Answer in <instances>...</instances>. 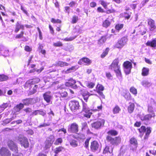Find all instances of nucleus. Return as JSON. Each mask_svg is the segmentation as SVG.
Masks as SVG:
<instances>
[{"label": "nucleus", "instance_id": "nucleus-11", "mask_svg": "<svg viewBox=\"0 0 156 156\" xmlns=\"http://www.w3.org/2000/svg\"><path fill=\"white\" fill-rule=\"evenodd\" d=\"M123 66L126 74H129L132 67L131 63L129 61H126L124 62Z\"/></svg>", "mask_w": 156, "mask_h": 156}, {"label": "nucleus", "instance_id": "nucleus-37", "mask_svg": "<svg viewBox=\"0 0 156 156\" xmlns=\"http://www.w3.org/2000/svg\"><path fill=\"white\" fill-rule=\"evenodd\" d=\"M121 111V109L118 105H116L113 109V112L114 114H116L119 113Z\"/></svg>", "mask_w": 156, "mask_h": 156}, {"label": "nucleus", "instance_id": "nucleus-22", "mask_svg": "<svg viewBox=\"0 0 156 156\" xmlns=\"http://www.w3.org/2000/svg\"><path fill=\"white\" fill-rule=\"evenodd\" d=\"M24 34V32L23 31H21L19 34H17L15 36V38L16 39H20L21 38H23V41H28V38L25 37H24L23 36Z\"/></svg>", "mask_w": 156, "mask_h": 156}, {"label": "nucleus", "instance_id": "nucleus-32", "mask_svg": "<svg viewBox=\"0 0 156 156\" xmlns=\"http://www.w3.org/2000/svg\"><path fill=\"white\" fill-rule=\"evenodd\" d=\"M76 83V81L73 78H70L66 82V85L68 87L72 86Z\"/></svg>", "mask_w": 156, "mask_h": 156}, {"label": "nucleus", "instance_id": "nucleus-55", "mask_svg": "<svg viewBox=\"0 0 156 156\" xmlns=\"http://www.w3.org/2000/svg\"><path fill=\"white\" fill-rule=\"evenodd\" d=\"M92 113L90 112L85 113L83 114V116L87 118H90L92 115Z\"/></svg>", "mask_w": 156, "mask_h": 156}, {"label": "nucleus", "instance_id": "nucleus-18", "mask_svg": "<svg viewBox=\"0 0 156 156\" xmlns=\"http://www.w3.org/2000/svg\"><path fill=\"white\" fill-rule=\"evenodd\" d=\"M1 156H11V154L9 150L6 148L2 147L0 149Z\"/></svg>", "mask_w": 156, "mask_h": 156}, {"label": "nucleus", "instance_id": "nucleus-63", "mask_svg": "<svg viewBox=\"0 0 156 156\" xmlns=\"http://www.w3.org/2000/svg\"><path fill=\"white\" fill-rule=\"evenodd\" d=\"M38 114L42 115V116H44L46 115L45 111H44L42 110H38Z\"/></svg>", "mask_w": 156, "mask_h": 156}, {"label": "nucleus", "instance_id": "nucleus-28", "mask_svg": "<svg viewBox=\"0 0 156 156\" xmlns=\"http://www.w3.org/2000/svg\"><path fill=\"white\" fill-rule=\"evenodd\" d=\"M111 23V22L108 20V18H107L103 22L102 26L103 27L107 28L110 25Z\"/></svg>", "mask_w": 156, "mask_h": 156}, {"label": "nucleus", "instance_id": "nucleus-44", "mask_svg": "<svg viewBox=\"0 0 156 156\" xmlns=\"http://www.w3.org/2000/svg\"><path fill=\"white\" fill-rule=\"evenodd\" d=\"M62 141V138H59L56 140L54 143V144L55 145H58L59 144H61Z\"/></svg>", "mask_w": 156, "mask_h": 156}, {"label": "nucleus", "instance_id": "nucleus-9", "mask_svg": "<svg viewBox=\"0 0 156 156\" xmlns=\"http://www.w3.org/2000/svg\"><path fill=\"white\" fill-rule=\"evenodd\" d=\"M128 40L127 38L126 37H122L118 40L115 47L118 48H122L126 43Z\"/></svg>", "mask_w": 156, "mask_h": 156}, {"label": "nucleus", "instance_id": "nucleus-40", "mask_svg": "<svg viewBox=\"0 0 156 156\" xmlns=\"http://www.w3.org/2000/svg\"><path fill=\"white\" fill-rule=\"evenodd\" d=\"M38 88V86L37 85H35L33 87L32 90L31 89L30 91V94H33L35 93L37 91V89Z\"/></svg>", "mask_w": 156, "mask_h": 156}, {"label": "nucleus", "instance_id": "nucleus-64", "mask_svg": "<svg viewBox=\"0 0 156 156\" xmlns=\"http://www.w3.org/2000/svg\"><path fill=\"white\" fill-rule=\"evenodd\" d=\"M23 111L26 113H30L31 112V109L29 107H27L23 109Z\"/></svg>", "mask_w": 156, "mask_h": 156}, {"label": "nucleus", "instance_id": "nucleus-41", "mask_svg": "<svg viewBox=\"0 0 156 156\" xmlns=\"http://www.w3.org/2000/svg\"><path fill=\"white\" fill-rule=\"evenodd\" d=\"M64 147L62 146H59L56 148L55 150L54 151V152L56 154H57L59 152L62 151L63 150H64Z\"/></svg>", "mask_w": 156, "mask_h": 156}, {"label": "nucleus", "instance_id": "nucleus-38", "mask_svg": "<svg viewBox=\"0 0 156 156\" xmlns=\"http://www.w3.org/2000/svg\"><path fill=\"white\" fill-rule=\"evenodd\" d=\"M9 77L7 76L4 74L0 75V82H2L7 80Z\"/></svg>", "mask_w": 156, "mask_h": 156}, {"label": "nucleus", "instance_id": "nucleus-54", "mask_svg": "<svg viewBox=\"0 0 156 156\" xmlns=\"http://www.w3.org/2000/svg\"><path fill=\"white\" fill-rule=\"evenodd\" d=\"M76 70L75 67L73 66L67 69L66 71V73H68L71 72V70Z\"/></svg>", "mask_w": 156, "mask_h": 156}, {"label": "nucleus", "instance_id": "nucleus-60", "mask_svg": "<svg viewBox=\"0 0 156 156\" xmlns=\"http://www.w3.org/2000/svg\"><path fill=\"white\" fill-rule=\"evenodd\" d=\"M81 94L82 96H86L90 95V93L86 90H83L82 91Z\"/></svg>", "mask_w": 156, "mask_h": 156}, {"label": "nucleus", "instance_id": "nucleus-17", "mask_svg": "<svg viewBox=\"0 0 156 156\" xmlns=\"http://www.w3.org/2000/svg\"><path fill=\"white\" fill-rule=\"evenodd\" d=\"M92 63V61L87 57H83L79 60L78 62V64L81 65L85 63L87 65H90Z\"/></svg>", "mask_w": 156, "mask_h": 156}, {"label": "nucleus", "instance_id": "nucleus-61", "mask_svg": "<svg viewBox=\"0 0 156 156\" xmlns=\"http://www.w3.org/2000/svg\"><path fill=\"white\" fill-rule=\"evenodd\" d=\"M97 11L99 13H104L105 11L101 7H98L97 8Z\"/></svg>", "mask_w": 156, "mask_h": 156}, {"label": "nucleus", "instance_id": "nucleus-56", "mask_svg": "<svg viewBox=\"0 0 156 156\" xmlns=\"http://www.w3.org/2000/svg\"><path fill=\"white\" fill-rule=\"evenodd\" d=\"M90 139V138H87L84 142L85 147L86 148L88 147L89 142Z\"/></svg>", "mask_w": 156, "mask_h": 156}, {"label": "nucleus", "instance_id": "nucleus-12", "mask_svg": "<svg viewBox=\"0 0 156 156\" xmlns=\"http://www.w3.org/2000/svg\"><path fill=\"white\" fill-rule=\"evenodd\" d=\"M105 120L103 119H100L96 122H95L91 124L92 127L98 129L100 128L102 126L104 125Z\"/></svg>", "mask_w": 156, "mask_h": 156}, {"label": "nucleus", "instance_id": "nucleus-30", "mask_svg": "<svg viewBox=\"0 0 156 156\" xmlns=\"http://www.w3.org/2000/svg\"><path fill=\"white\" fill-rule=\"evenodd\" d=\"M69 65V64L66 62L62 61L57 62L55 63V66H58L63 67L65 66H67Z\"/></svg>", "mask_w": 156, "mask_h": 156}, {"label": "nucleus", "instance_id": "nucleus-25", "mask_svg": "<svg viewBox=\"0 0 156 156\" xmlns=\"http://www.w3.org/2000/svg\"><path fill=\"white\" fill-rule=\"evenodd\" d=\"M147 46L152 48L156 47V39H153L151 41H148L146 43Z\"/></svg>", "mask_w": 156, "mask_h": 156}, {"label": "nucleus", "instance_id": "nucleus-4", "mask_svg": "<svg viewBox=\"0 0 156 156\" xmlns=\"http://www.w3.org/2000/svg\"><path fill=\"white\" fill-rule=\"evenodd\" d=\"M40 80L39 78H34L27 81L23 85L24 88L26 90H28L30 92L32 86L35 84L38 83Z\"/></svg>", "mask_w": 156, "mask_h": 156}, {"label": "nucleus", "instance_id": "nucleus-8", "mask_svg": "<svg viewBox=\"0 0 156 156\" xmlns=\"http://www.w3.org/2000/svg\"><path fill=\"white\" fill-rule=\"evenodd\" d=\"M55 140L54 136L50 135L48 137L44 142V149L45 150L49 149L52 145Z\"/></svg>", "mask_w": 156, "mask_h": 156}, {"label": "nucleus", "instance_id": "nucleus-49", "mask_svg": "<svg viewBox=\"0 0 156 156\" xmlns=\"http://www.w3.org/2000/svg\"><path fill=\"white\" fill-rule=\"evenodd\" d=\"M101 4L105 9L107 8L108 4L107 3L103 0H101L100 1Z\"/></svg>", "mask_w": 156, "mask_h": 156}, {"label": "nucleus", "instance_id": "nucleus-33", "mask_svg": "<svg viewBox=\"0 0 156 156\" xmlns=\"http://www.w3.org/2000/svg\"><path fill=\"white\" fill-rule=\"evenodd\" d=\"M110 49L108 47L106 48L105 50L103 51L102 53L100 55L101 57L104 58L108 53Z\"/></svg>", "mask_w": 156, "mask_h": 156}, {"label": "nucleus", "instance_id": "nucleus-7", "mask_svg": "<svg viewBox=\"0 0 156 156\" xmlns=\"http://www.w3.org/2000/svg\"><path fill=\"white\" fill-rule=\"evenodd\" d=\"M68 131L69 133H77L79 131L78 125L76 122L71 123L69 126Z\"/></svg>", "mask_w": 156, "mask_h": 156}, {"label": "nucleus", "instance_id": "nucleus-34", "mask_svg": "<svg viewBox=\"0 0 156 156\" xmlns=\"http://www.w3.org/2000/svg\"><path fill=\"white\" fill-rule=\"evenodd\" d=\"M43 46L40 44H39V46L38 47V50L39 52L41 53L42 54L45 55L46 54V51L45 50L43 49Z\"/></svg>", "mask_w": 156, "mask_h": 156}, {"label": "nucleus", "instance_id": "nucleus-51", "mask_svg": "<svg viewBox=\"0 0 156 156\" xmlns=\"http://www.w3.org/2000/svg\"><path fill=\"white\" fill-rule=\"evenodd\" d=\"M116 12L115 10L114 9H108L106 10L105 12L107 14H111L112 13H115Z\"/></svg>", "mask_w": 156, "mask_h": 156}, {"label": "nucleus", "instance_id": "nucleus-27", "mask_svg": "<svg viewBox=\"0 0 156 156\" xmlns=\"http://www.w3.org/2000/svg\"><path fill=\"white\" fill-rule=\"evenodd\" d=\"M129 105L128 106L127 108L128 112L129 113H132L133 112L135 107V104L132 102H129Z\"/></svg>", "mask_w": 156, "mask_h": 156}, {"label": "nucleus", "instance_id": "nucleus-50", "mask_svg": "<svg viewBox=\"0 0 156 156\" xmlns=\"http://www.w3.org/2000/svg\"><path fill=\"white\" fill-rule=\"evenodd\" d=\"M109 147L108 146H105V147L104 149L103 153L104 154H106L108 152H109L110 153H111L112 152V150L111 151H109Z\"/></svg>", "mask_w": 156, "mask_h": 156}, {"label": "nucleus", "instance_id": "nucleus-43", "mask_svg": "<svg viewBox=\"0 0 156 156\" xmlns=\"http://www.w3.org/2000/svg\"><path fill=\"white\" fill-rule=\"evenodd\" d=\"M51 21L53 23H62L61 20L59 19H55L54 18H52L51 20Z\"/></svg>", "mask_w": 156, "mask_h": 156}, {"label": "nucleus", "instance_id": "nucleus-21", "mask_svg": "<svg viewBox=\"0 0 156 156\" xmlns=\"http://www.w3.org/2000/svg\"><path fill=\"white\" fill-rule=\"evenodd\" d=\"M51 91H48L43 94V97L44 100L48 103H49L51 101L52 96L51 95Z\"/></svg>", "mask_w": 156, "mask_h": 156}, {"label": "nucleus", "instance_id": "nucleus-15", "mask_svg": "<svg viewBox=\"0 0 156 156\" xmlns=\"http://www.w3.org/2000/svg\"><path fill=\"white\" fill-rule=\"evenodd\" d=\"M7 145L9 148L12 151L17 152L18 148L16 144L12 140H9L7 142Z\"/></svg>", "mask_w": 156, "mask_h": 156}, {"label": "nucleus", "instance_id": "nucleus-36", "mask_svg": "<svg viewBox=\"0 0 156 156\" xmlns=\"http://www.w3.org/2000/svg\"><path fill=\"white\" fill-rule=\"evenodd\" d=\"M124 24L122 23H118L115 26V29L119 31L121 30L123 27Z\"/></svg>", "mask_w": 156, "mask_h": 156}, {"label": "nucleus", "instance_id": "nucleus-23", "mask_svg": "<svg viewBox=\"0 0 156 156\" xmlns=\"http://www.w3.org/2000/svg\"><path fill=\"white\" fill-rule=\"evenodd\" d=\"M154 115L152 116L151 114H147L146 115H142L140 116L141 120L142 121H149L153 116H154Z\"/></svg>", "mask_w": 156, "mask_h": 156}, {"label": "nucleus", "instance_id": "nucleus-24", "mask_svg": "<svg viewBox=\"0 0 156 156\" xmlns=\"http://www.w3.org/2000/svg\"><path fill=\"white\" fill-rule=\"evenodd\" d=\"M33 98H28L23 99L22 100L23 102V106H28L32 103Z\"/></svg>", "mask_w": 156, "mask_h": 156}, {"label": "nucleus", "instance_id": "nucleus-26", "mask_svg": "<svg viewBox=\"0 0 156 156\" xmlns=\"http://www.w3.org/2000/svg\"><path fill=\"white\" fill-rule=\"evenodd\" d=\"M149 69L146 67H143L141 70V75L144 76H148L149 74Z\"/></svg>", "mask_w": 156, "mask_h": 156}, {"label": "nucleus", "instance_id": "nucleus-2", "mask_svg": "<svg viewBox=\"0 0 156 156\" xmlns=\"http://www.w3.org/2000/svg\"><path fill=\"white\" fill-rule=\"evenodd\" d=\"M119 60L118 58L115 59L109 66V68L113 70L117 77H122V75L120 65H119Z\"/></svg>", "mask_w": 156, "mask_h": 156}, {"label": "nucleus", "instance_id": "nucleus-39", "mask_svg": "<svg viewBox=\"0 0 156 156\" xmlns=\"http://www.w3.org/2000/svg\"><path fill=\"white\" fill-rule=\"evenodd\" d=\"M78 17L77 16L74 15L72 17L71 23L72 24L78 22Z\"/></svg>", "mask_w": 156, "mask_h": 156}, {"label": "nucleus", "instance_id": "nucleus-1", "mask_svg": "<svg viewBox=\"0 0 156 156\" xmlns=\"http://www.w3.org/2000/svg\"><path fill=\"white\" fill-rule=\"evenodd\" d=\"M108 135L106 139L107 141L112 145L117 146L121 143V139L119 136L112 137L111 136H115L118 134V132L114 129H110L107 132Z\"/></svg>", "mask_w": 156, "mask_h": 156}, {"label": "nucleus", "instance_id": "nucleus-62", "mask_svg": "<svg viewBox=\"0 0 156 156\" xmlns=\"http://www.w3.org/2000/svg\"><path fill=\"white\" fill-rule=\"evenodd\" d=\"M106 76L108 79H112V76L110 72H107L106 73Z\"/></svg>", "mask_w": 156, "mask_h": 156}, {"label": "nucleus", "instance_id": "nucleus-3", "mask_svg": "<svg viewBox=\"0 0 156 156\" xmlns=\"http://www.w3.org/2000/svg\"><path fill=\"white\" fill-rule=\"evenodd\" d=\"M140 133V136L142 137L144 133L146 132L145 135L144 136V139L145 140H147L151 132V128L150 127H146L144 126H141L140 128L138 129Z\"/></svg>", "mask_w": 156, "mask_h": 156}, {"label": "nucleus", "instance_id": "nucleus-19", "mask_svg": "<svg viewBox=\"0 0 156 156\" xmlns=\"http://www.w3.org/2000/svg\"><path fill=\"white\" fill-rule=\"evenodd\" d=\"M99 147V144L97 141L94 140L91 142L90 148L92 151L94 152L97 151Z\"/></svg>", "mask_w": 156, "mask_h": 156}, {"label": "nucleus", "instance_id": "nucleus-20", "mask_svg": "<svg viewBox=\"0 0 156 156\" xmlns=\"http://www.w3.org/2000/svg\"><path fill=\"white\" fill-rule=\"evenodd\" d=\"M24 26L23 25L21 24L18 22H17L15 25L14 29V32L15 34H16L20 30H24Z\"/></svg>", "mask_w": 156, "mask_h": 156}, {"label": "nucleus", "instance_id": "nucleus-16", "mask_svg": "<svg viewBox=\"0 0 156 156\" xmlns=\"http://www.w3.org/2000/svg\"><path fill=\"white\" fill-rule=\"evenodd\" d=\"M147 24L149 26L150 31H152L156 29V26L155 25L154 21L151 18L147 19Z\"/></svg>", "mask_w": 156, "mask_h": 156}, {"label": "nucleus", "instance_id": "nucleus-45", "mask_svg": "<svg viewBox=\"0 0 156 156\" xmlns=\"http://www.w3.org/2000/svg\"><path fill=\"white\" fill-rule=\"evenodd\" d=\"M53 45L55 47H61L63 45V44L60 41H58L53 43Z\"/></svg>", "mask_w": 156, "mask_h": 156}, {"label": "nucleus", "instance_id": "nucleus-31", "mask_svg": "<svg viewBox=\"0 0 156 156\" xmlns=\"http://www.w3.org/2000/svg\"><path fill=\"white\" fill-rule=\"evenodd\" d=\"M24 106L21 103H20L19 104H17L14 108V109L16 111V112H20Z\"/></svg>", "mask_w": 156, "mask_h": 156}, {"label": "nucleus", "instance_id": "nucleus-5", "mask_svg": "<svg viewBox=\"0 0 156 156\" xmlns=\"http://www.w3.org/2000/svg\"><path fill=\"white\" fill-rule=\"evenodd\" d=\"M18 140L21 146L25 148L29 147V143L27 138L21 135L18 137Z\"/></svg>", "mask_w": 156, "mask_h": 156}, {"label": "nucleus", "instance_id": "nucleus-10", "mask_svg": "<svg viewBox=\"0 0 156 156\" xmlns=\"http://www.w3.org/2000/svg\"><path fill=\"white\" fill-rule=\"evenodd\" d=\"M104 89V87L102 85L99 83H98L96 87V91L98 94L100 98L102 99L105 98V96L103 92Z\"/></svg>", "mask_w": 156, "mask_h": 156}, {"label": "nucleus", "instance_id": "nucleus-13", "mask_svg": "<svg viewBox=\"0 0 156 156\" xmlns=\"http://www.w3.org/2000/svg\"><path fill=\"white\" fill-rule=\"evenodd\" d=\"M129 142L131 146L130 149L133 151L136 150L138 146V142L136 138L134 136L132 137L129 139Z\"/></svg>", "mask_w": 156, "mask_h": 156}, {"label": "nucleus", "instance_id": "nucleus-48", "mask_svg": "<svg viewBox=\"0 0 156 156\" xmlns=\"http://www.w3.org/2000/svg\"><path fill=\"white\" fill-rule=\"evenodd\" d=\"M149 152L150 154L155 156L156 155V147H152L151 149L149 150Z\"/></svg>", "mask_w": 156, "mask_h": 156}, {"label": "nucleus", "instance_id": "nucleus-35", "mask_svg": "<svg viewBox=\"0 0 156 156\" xmlns=\"http://www.w3.org/2000/svg\"><path fill=\"white\" fill-rule=\"evenodd\" d=\"M70 144L73 147H76L78 146L77 141L74 139H70L69 140Z\"/></svg>", "mask_w": 156, "mask_h": 156}, {"label": "nucleus", "instance_id": "nucleus-57", "mask_svg": "<svg viewBox=\"0 0 156 156\" xmlns=\"http://www.w3.org/2000/svg\"><path fill=\"white\" fill-rule=\"evenodd\" d=\"M8 104L7 103H4L0 105V107L2 109H5L8 106Z\"/></svg>", "mask_w": 156, "mask_h": 156}, {"label": "nucleus", "instance_id": "nucleus-42", "mask_svg": "<svg viewBox=\"0 0 156 156\" xmlns=\"http://www.w3.org/2000/svg\"><path fill=\"white\" fill-rule=\"evenodd\" d=\"M129 91L133 94L136 95L137 94V89L134 87H132L129 89Z\"/></svg>", "mask_w": 156, "mask_h": 156}, {"label": "nucleus", "instance_id": "nucleus-29", "mask_svg": "<svg viewBox=\"0 0 156 156\" xmlns=\"http://www.w3.org/2000/svg\"><path fill=\"white\" fill-rule=\"evenodd\" d=\"M107 38L106 36H101V38L98 40V44L101 46L106 41Z\"/></svg>", "mask_w": 156, "mask_h": 156}, {"label": "nucleus", "instance_id": "nucleus-46", "mask_svg": "<svg viewBox=\"0 0 156 156\" xmlns=\"http://www.w3.org/2000/svg\"><path fill=\"white\" fill-rule=\"evenodd\" d=\"M76 37V36H75L74 37H70L69 38L66 37L63 39H62V40L66 41H70L73 40Z\"/></svg>", "mask_w": 156, "mask_h": 156}, {"label": "nucleus", "instance_id": "nucleus-53", "mask_svg": "<svg viewBox=\"0 0 156 156\" xmlns=\"http://www.w3.org/2000/svg\"><path fill=\"white\" fill-rule=\"evenodd\" d=\"M24 49L26 51L29 52H30L32 51V48L28 45L25 46Z\"/></svg>", "mask_w": 156, "mask_h": 156}, {"label": "nucleus", "instance_id": "nucleus-52", "mask_svg": "<svg viewBox=\"0 0 156 156\" xmlns=\"http://www.w3.org/2000/svg\"><path fill=\"white\" fill-rule=\"evenodd\" d=\"M95 84L94 83L89 82L88 83L87 85V87L89 88H93Z\"/></svg>", "mask_w": 156, "mask_h": 156}, {"label": "nucleus", "instance_id": "nucleus-47", "mask_svg": "<svg viewBox=\"0 0 156 156\" xmlns=\"http://www.w3.org/2000/svg\"><path fill=\"white\" fill-rule=\"evenodd\" d=\"M14 119L13 117L12 118L10 119H5L3 121V125H6L8 123H9L13 119Z\"/></svg>", "mask_w": 156, "mask_h": 156}, {"label": "nucleus", "instance_id": "nucleus-14", "mask_svg": "<svg viewBox=\"0 0 156 156\" xmlns=\"http://www.w3.org/2000/svg\"><path fill=\"white\" fill-rule=\"evenodd\" d=\"M156 108V102L152 98H151L150 103L148 106V111L149 112L152 113L154 110Z\"/></svg>", "mask_w": 156, "mask_h": 156}, {"label": "nucleus", "instance_id": "nucleus-6", "mask_svg": "<svg viewBox=\"0 0 156 156\" xmlns=\"http://www.w3.org/2000/svg\"><path fill=\"white\" fill-rule=\"evenodd\" d=\"M69 106L72 112H75L79 109L80 107L78 101L76 100H72L69 103Z\"/></svg>", "mask_w": 156, "mask_h": 156}, {"label": "nucleus", "instance_id": "nucleus-59", "mask_svg": "<svg viewBox=\"0 0 156 156\" xmlns=\"http://www.w3.org/2000/svg\"><path fill=\"white\" fill-rule=\"evenodd\" d=\"M141 84L143 86H147L150 84V83L147 81L143 80Z\"/></svg>", "mask_w": 156, "mask_h": 156}, {"label": "nucleus", "instance_id": "nucleus-58", "mask_svg": "<svg viewBox=\"0 0 156 156\" xmlns=\"http://www.w3.org/2000/svg\"><path fill=\"white\" fill-rule=\"evenodd\" d=\"M82 125V130L85 129L86 128L88 127V126L87 123L86 122H83L81 124Z\"/></svg>", "mask_w": 156, "mask_h": 156}]
</instances>
